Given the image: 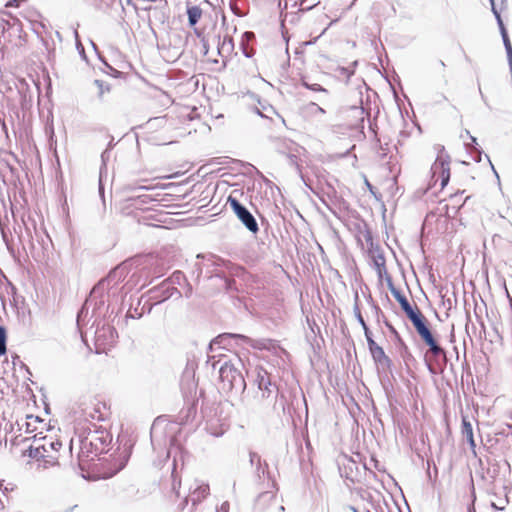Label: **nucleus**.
Wrapping results in <instances>:
<instances>
[{"label": "nucleus", "mask_w": 512, "mask_h": 512, "mask_svg": "<svg viewBox=\"0 0 512 512\" xmlns=\"http://www.w3.org/2000/svg\"><path fill=\"white\" fill-rule=\"evenodd\" d=\"M475 150L478 152V155H477V157L475 158V160H476L477 162H480V161H481V158H482V151H480V150L478 151L476 148H475Z\"/></svg>", "instance_id": "473e14b6"}, {"label": "nucleus", "mask_w": 512, "mask_h": 512, "mask_svg": "<svg viewBox=\"0 0 512 512\" xmlns=\"http://www.w3.org/2000/svg\"><path fill=\"white\" fill-rule=\"evenodd\" d=\"M255 462L260 463V456L255 452H251L250 453V463L254 464Z\"/></svg>", "instance_id": "5701e85b"}, {"label": "nucleus", "mask_w": 512, "mask_h": 512, "mask_svg": "<svg viewBox=\"0 0 512 512\" xmlns=\"http://www.w3.org/2000/svg\"><path fill=\"white\" fill-rule=\"evenodd\" d=\"M228 509H229V503L228 502H224L221 505L220 510L218 512H228Z\"/></svg>", "instance_id": "393cba45"}, {"label": "nucleus", "mask_w": 512, "mask_h": 512, "mask_svg": "<svg viewBox=\"0 0 512 512\" xmlns=\"http://www.w3.org/2000/svg\"><path fill=\"white\" fill-rule=\"evenodd\" d=\"M225 283H226V288H227V289H231V288H232V285L234 284V280H231V279H225Z\"/></svg>", "instance_id": "c85d7f7f"}, {"label": "nucleus", "mask_w": 512, "mask_h": 512, "mask_svg": "<svg viewBox=\"0 0 512 512\" xmlns=\"http://www.w3.org/2000/svg\"><path fill=\"white\" fill-rule=\"evenodd\" d=\"M341 73L349 79L353 75L354 71L350 70L349 68L343 67L341 68Z\"/></svg>", "instance_id": "b1692460"}, {"label": "nucleus", "mask_w": 512, "mask_h": 512, "mask_svg": "<svg viewBox=\"0 0 512 512\" xmlns=\"http://www.w3.org/2000/svg\"><path fill=\"white\" fill-rule=\"evenodd\" d=\"M174 276H175V278H176L177 280H179L181 277H183V275H182V273H181V272H176V273L174 274Z\"/></svg>", "instance_id": "c9c22d12"}, {"label": "nucleus", "mask_w": 512, "mask_h": 512, "mask_svg": "<svg viewBox=\"0 0 512 512\" xmlns=\"http://www.w3.org/2000/svg\"><path fill=\"white\" fill-rule=\"evenodd\" d=\"M131 191L133 190H136V189H141V190H151L152 187H149V186H139V187H135V188H129Z\"/></svg>", "instance_id": "c756f323"}, {"label": "nucleus", "mask_w": 512, "mask_h": 512, "mask_svg": "<svg viewBox=\"0 0 512 512\" xmlns=\"http://www.w3.org/2000/svg\"><path fill=\"white\" fill-rule=\"evenodd\" d=\"M258 103L260 105V107H256L255 108V112L260 115L261 117H264V118H269V114H265L263 111H266V112H269V113H272V114H275V110L272 106L270 105H265V104H262L260 100H258Z\"/></svg>", "instance_id": "f3484780"}, {"label": "nucleus", "mask_w": 512, "mask_h": 512, "mask_svg": "<svg viewBox=\"0 0 512 512\" xmlns=\"http://www.w3.org/2000/svg\"><path fill=\"white\" fill-rule=\"evenodd\" d=\"M303 86H305L307 89H310L312 91L327 93V90L324 87H322L320 84H317V83L310 84L306 81H303Z\"/></svg>", "instance_id": "412c9836"}, {"label": "nucleus", "mask_w": 512, "mask_h": 512, "mask_svg": "<svg viewBox=\"0 0 512 512\" xmlns=\"http://www.w3.org/2000/svg\"><path fill=\"white\" fill-rule=\"evenodd\" d=\"M74 36H75V39H76L77 45H78V46H81V43H80V41H79V36H78V32H77V30H75V31H74Z\"/></svg>", "instance_id": "72a5a7b5"}, {"label": "nucleus", "mask_w": 512, "mask_h": 512, "mask_svg": "<svg viewBox=\"0 0 512 512\" xmlns=\"http://www.w3.org/2000/svg\"><path fill=\"white\" fill-rule=\"evenodd\" d=\"M240 339L244 342H249L250 339L244 335L241 334H232V333H223L215 337L209 344V350L213 351L215 349V346L218 345H225L227 340L229 339Z\"/></svg>", "instance_id": "9d476101"}, {"label": "nucleus", "mask_w": 512, "mask_h": 512, "mask_svg": "<svg viewBox=\"0 0 512 512\" xmlns=\"http://www.w3.org/2000/svg\"><path fill=\"white\" fill-rule=\"evenodd\" d=\"M433 178L438 175L441 179V188L443 189L450 179L449 161L443 156L439 155L431 167Z\"/></svg>", "instance_id": "423d86ee"}, {"label": "nucleus", "mask_w": 512, "mask_h": 512, "mask_svg": "<svg viewBox=\"0 0 512 512\" xmlns=\"http://www.w3.org/2000/svg\"><path fill=\"white\" fill-rule=\"evenodd\" d=\"M6 340V330L3 326H0V356L4 355L7 351Z\"/></svg>", "instance_id": "6ab92c4d"}, {"label": "nucleus", "mask_w": 512, "mask_h": 512, "mask_svg": "<svg viewBox=\"0 0 512 512\" xmlns=\"http://www.w3.org/2000/svg\"><path fill=\"white\" fill-rule=\"evenodd\" d=\"M485 157L487 158L488 162H489V163H490V165H491V168H492V170H493L494 174L496 175L497 179L499 180L498 172H496V170H495V168H494L493 164L491 163V161H490L489 157H488L487 155H485Z\"/></svg>", "instance_id": "7c9ffc66"}, {"label": "nucleus", "mask_w": 512, "mask_h": 512, "mask_svg": "<svg viewBox=\"0 0 512 512\" xmlns=\"http://www.w3.org/2000/svg\"><path fill=\"white\" fill-rule=\"evenodd\" d=\"M479 93L481 94L482 98L484 99V96H483V94H482V90H481V88H479Z\"/></svg>", "instance_id": "a19ab883"}, {"label": "nucleus", "mask_w": 512, "mask_h": 512, "mask_svg": "<svg viewBox=\"0 0 512 512\" xmlns=\"http://www.w3.org/2000/svg\"><path fill=\"white\" fill-rule=\"evenodd\" d=\"M466 134L470 137V139H471L472 143H474L475 145H477V139H476L474 136L470 135V133H469V131H468V130H466Z\"/></svg>", "instance_id": "2f4dec72"}, {"label": "nucleus", "mask_w": 512, "mask_h": 512, "mask_svg": "<svg viewBox=\"0 0 512 512\" xmlns=\"http://www.w3.org/2000/svg\"><path fill=\"white\" fill-rule=\"evenodd\" d=\"M2 130H4L5 132H7L6 123H5L4 121L2 122Z\"/></svg>", "instance_id": "4c0bfd02"}, {"label": "nucleus", "mask_w": 512, "mask_h": 512, "mask_svg": "<svg viewBox=\"0 0 512 512\" xmlns=\"http://www.w3.org/2000/svg\"><path fill=\"white\" fill-rule=\"evenodd\" d=\"M255 381L257 384V389H259V390L271 391V392L277 391L278 392L276 386L271 381V377H270L269 373L263 368L257 369V375H256Z\"/></svg>", "instance_id": "1a4fd4ad"}, {"label": "nucleus", "mask_w": 512, "mask_h": 512, "mask_svg": "<svg viewBox=\"0 0 512 512\" xmlns=\"http://www.w3.org/2000/svg\"><path fill=\"white\" fill-rule=\"evenodd\" d=\"M501 36L505 46L510 72L512 74V45L507 32L502 33Z\"/></svg>", "instance_id": "dca6fc26"}, {"label": "nucleus", "mask_w": 512, "mask_h": 512, "mask_svg": "<svg viewBox=\"0 0 512 512\" xmlns=\"http://www.w3.org/2000/svg\"><path fill=\"white\" fill-rule=\"evenodd\" d=\"M491 2V5H492V12L493 14L495 15V18L497 19V15H500V13L497 11V9L495 8V5H494V0H490Z\"/></svg>", "instance_id": "bb28decb"}, {"label": "nucleus", "mask_w": 512, "mask_h": 512, "mask_svg": "<svg viewBox=\"0 0 512 512\" xmlns=\"http://www.w3.org/2000/svg\"><path fill=\"white\" fill-rule=\"evenodd\" d=\"M240 359L235 362L229 360L224 361L219 367V377L222 389L227 392L243 393L246 389V382L240 370L242 367Z\"/></svg>", "instance_id": "f257e3e1"}, {"label": "nucleus", "mask_w": 512, "mask_h": 512, "mask_svg": "<svg viewBox=\"0 0 512 512\" xmlns=\"http://www.w3.org/2000/svg\"><path fill=\"white\" fill-rule=\"evenodd\" d=\"M202 10L198 6H192L187 9L188 22L191 27L195 26L201 18Z\"/></svg>", "instance_id": "ddd939ff"}, {"label": "nucleus", "mask_w": 512, "mask_h": 512, "mask_svg": "<svg viewBox=\"0 0 512 512\" xmlns=\"http://www.w3.org/2000/svg\"><path fill=\"white\" fill-rule=\"evenodd\" d=\"M354 311H355V315H356L358 322L360 323V325L362 326V328L364 330V333L368 334L370 330H369L368 326L366 325L358 306H355Z\"/></svg>", "instance_id": "aec40b11"}, {"label": "nucleus", "mask_w": 512, "mask_h": 512, "mask_svg": "<svg viewBox=\"0 0 512 512\" xmlns=\"http://www.w3.org/2000/svg\"><path fill=\"white\" fill-rule=\"evenodd\" d=\"M196 486L191 492L190 499L193 505L201 502L209 494V485L205 483L195 482Z\"/></svg>", "instance_id": "9b49d317"}, {"label": "nucleus", "mask_w": 512, "mask_h": 512, "mask_svg": "<svg viewBox=\"0 0 512 512\" xmlns=\"http://www.w3.org/2000/svg\"><path fill=\"white\" fill-rule=\"evenodd\" d=\"M62 446V443L59 441H51L47 444H43L41 447L36 449L37 454L40 456H45V453L50 452V450L58 451V449Z\"/></svg>", "instance_id": "2eb2a0df"}, {"label": "nucleus", "mask_w": 512, "mask_h": 512, "mask_svg": "<svg viewBox=\"0 0 512 512\" xmlns=\"http://www.w3.org/2000/svg\"><path fill=\"white\" fill-rule=\"evenodd\" d=\"M497 23H498V26H499V29H500V33H505L507 32L505 26H504V23H503V20L501 18V15H497Z\"/></svg>", "instance_id": "4be33fe9"}, {"label": "nucleus", "mask_w": 512, "mask_h": 512, "mask_svg": "<svg viewBox=\"0 0 512 512\" xmlns=\"http://www.w3.org/2000/svg\"><path fill=\"white\" fill-rule=\"evenodd\" d=\"M367 344L369 351L371 353V356L378 367L382 369L389 368L391 365V360L389 357L385 354L382 347L377 345V343L372 339L371 332L369 331L368 334H365Z\"/></svg>", "instance_id": "20e7f679"}, {"label": "nucleus", "mask_w": 512, "mask_h": 512, "mask_svg": "<svg viewBox=\"0 0 512 512\" xmlns=\"http://www.w3.org/2000/svg\"><path fill=\"white\" fill-rule=\"evenodd\" d=\"M366 184H367V188L371 189L372 186L370 185V183L368 181H366Z\"/></svg>", "instance_id": "ea45409f"}, {"label": "nucleus", "mask_w": 512, "mask_h": 512, "mask_svg": "<svg viewBox=\"0 0 512 512\" xmlns=\"http://www.w3.org/2000/svg\"><path fill=\"white\" fill-rule=\"evenodd\" d=\"M251 98H253V99L256 98V95L252 93Z\"/></svg>", "instance_id": "79ce46f5"}, {"label": "nucleus", "mask_w": 512, "mask_h": 512, "mask_svg": "<svg viewBox=\"0 0 512 512\" xmlns=\"http://www.w3.org/2000/svg\"><path fill=\"white\" fill-rule=\"evenodd\" d=\"M491 2V5H492V12L493 14L495 15V18L497 19V15H500V13L497 11V9L495 8V5H494V0H490Z\"/></svg>", "instance_id": "cd10ccee"}, {"label": "nucleus", "mask_w": 512, "mask_h": 512, "mask_svg": "<svg viewBox=\"0 0 512 512\" xmlns=\"http://www.w3.org/2000/svg\"><path fill=\"white\" fill-rule=\"evenodd\" d=\"M191 294H192V287L189 285V286H188V289H187V291H186V297H190V296H191Z\"/></svg>", "instance_id": "f704fd0d"}, {"label": "nucleus", "mask_w": 512, "mask_h": 512, "mask_svg": "<svg viewBox=\"0 0 512 512\" xmlns=\"http://www.w3.org/2000/svg\"><path fill=\"white\" fill-rule=\"evenodd\" d=\"M429 350L426 354V364L432 374L442 372L447 363L445 350L434 339L426 344Z\"/></svg>", "instance_id": "f03ea898"}, {"label": "nucleus", "mask_w": 512, "mask_h": 512, "mask_svg": "<svg viewBox=\"0 0 512 512\" xmlns=\"http://www.w3.org/2000/svg\"><path fill=\"white\" fill-rule=\"evenodd\" d=\"M408 319L412 322L417 333L426 344L428 342H432V340L435 339L432 332L427 326L426 318L419 310H417V312L409 316Z\"/></svg>", "instance_id": "39448f33"}, {"label": "nucleus", "mask_w": 512, "mask_h": 512, "mask_svg": "<svg viewBox=\"0 0 512 512\" xmlns=\"http://www.w3.org/2000/svg\"><path fill=\"white\" fill-rule=\"evenodd\" d=\"M462 434L467 439L471 449H474L476 444L473 435V427L466 417H462Z\"/></svg>", "instance_id": "f8f14e48"}, {"label": "nucleus", "mask_w": 512, "mask_h": 512, "mask_svg": "<svg viewBox=\"0 0 512 512\" xmlns=\"http://www.w3.org/2000/svg\"><path fill=\"white\" fill-rule=\"evenodd\" d=\"M93 83L97 87V98L100 101H103L105 94L110 92V85L107 82L99 79L94 80Z\"/></svg>", "instance_id": "4468645a"}, {"label": "nucleus", "mask_w": 512, "mask_h": 512, "mask_svg": "<svg viewBox=\"0 0 512 512\" xmlns=\"http://www.w3.org/2000/svg\"><path fill=\"white\" fill-rule=\"evenodd\" d=\"M388 288L393 295V297L398 301L402 310L405 312L406 316L409 317L418 309L414 310L407 298L394 286L390 277L387 278Z\"/></svg>", "instance_id": "6e6552de"}, {"label": "nucleus", "mask_w": 512, "mask_h": 512, "mask_svg": "<svg viewBox=\"0 0 512 512\" xmlns=\"http://www.w3.org/2000/svg\"><path fill=\"white\" fill-rule=\"evenodd\" d=\"M277 399V391H263L257 389L254 393L251 406L263 410L272 406Z\"/></svg>", "instance_id": "0eeeda50"}, {"label": "nucleus", "mask_w": 512, "mask_h": 512, "mask_svg": "<svg viewBox=\"0 0 512 512\" xmlns=\"http://www.w3.org/2000/svg\"><path fill=\"white\" fill-rule=\"evenodd\" d=\"M99 193L102 197V201H103V204H105V199H104V189H103V186H102V183L101 181L99 182Z\"/></svg>", "instance_id": "a878e982"}, {"label": "nucleus", "mask_w": 512, "mask_h": 512, "mask_svg": "<svg viewBox=\"0 0 512 512\" xmlns=\"http://www.w3.org/2000/svg\"><path fill=\"white\" fill-rule=\"evenodd\" d=\"M245 36L249 39V38L253 37L254 35L252 32H246Z\"/></svg>", "instance_id": "e433bc0d"}, {"label": "nucleus", "mask_w": 512, "mask_h": 512, "mask_svg": "<svg viewBox=\"0 0 512 512\" xmlns=\"http://www.w3.org/2000/svg\"><path fill=\"white\" fill-rule=\"evenodd\" d=\"M230 208L235 213L237 218L242 224L252 233H257L259 230L258 223L252 213L241 204L235 197L230 195L227 200Z\"/></svg>", "instance_id": "7ed1b4c3"}, {"label": "nucleus", "mask_w": 512, "mask_h": 512, "mask_svg": "<svg viewBox=\"0 0 512 512\" xmlns=\"http://www.w3.org/2000/svg\"><path fill=\"white\" fill-rule=\"evenodd\" d=\"M77 48L79 49V52H81L84 55V49H83L82 45L81 46L77 45Z\"/></svg>", "instance_id": "58836bf2"}, {"label": "nucleus", "mask_w": 512, "mask_h": 512, "mask_svg": "<svg viewBox=\"0 0 512 512\" xmlns=\"http://www.w3.org/2000/svg\"><path fill=\"white\" fill-rule=\"evenodd\" d=\"M374 265L377 271V274L379 277L382 276V273L386 270L385 269V259L382 255H377L374 257Z\"/></svg>", "instance_id": "a211bd4d"}]
</instances>
